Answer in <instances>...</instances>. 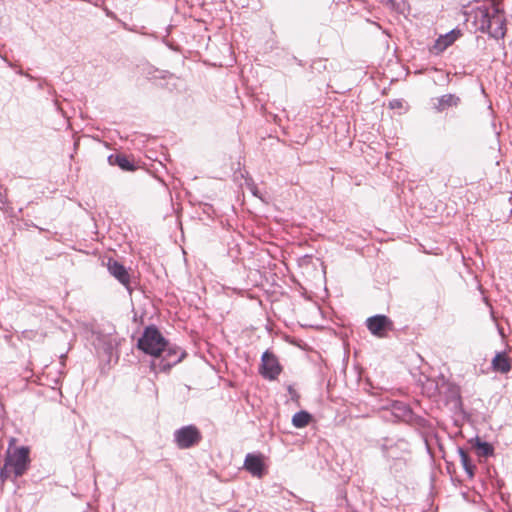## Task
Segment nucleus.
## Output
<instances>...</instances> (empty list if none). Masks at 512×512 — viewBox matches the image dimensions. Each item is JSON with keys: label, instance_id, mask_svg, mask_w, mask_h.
I'll list each match as a JSON object with an SVG mask.
<instances>
[{"label": "nucleus", "instance_id": "10", "mask_svg": "<svg viewBox=\"0 0 512 512\" xmlns=\"http://www.w3.org/2000/svg\"><path fill=\"white\" fill-rule=\"evenodd\" d=\"M107 268L112 276H114L126 288H129L130 277L126 268L122 264L110 259L107 263Z\"/></svg>", "mask_w": 512, "mask_h": 512}, {"label": "nucleus", "instance_id": "11", "mask_svg": "<svg viewBox=\"0 0 512 512\" xmlns=\"http://www.w3.org/2000/svg\"><path fill=\"white\" fill-rule=\"evenodd\" d=\"M244 467L253 476L260 477L262 475L263 462L262 459L257 455L248 454L245 458Z\"/></svg>", "mask_w": 512, "mask_h": 512}, {"label": "nucleus", "instance_id": "1", "mask_svg": "<svg viewBox=\"0 0 512 512\" xmlns=\"http://www.w3.org/2000/svg\"><path fill=\"white\" fill-rule=\"evenodd\" d=\"M138 348L146 354L161 358L158 364L152 362V368L159 371L170 369L184 356L180 348L170 345L159 330L153 326L144 330L142 337L138 340Z\"/></svg>", "mask_w": 512, "mask_h": 512}, {"label": "nucleus", "instance_id": "12", "mask_svg": "<svg viewBox=\"0 0 512 512\" xmlns=\"http://www.w3.org/2000/svg\"><path fill=\"white\" fill-rule=\"evenodd\" d=\"M392 413L398 420L407 421L411 418V409L402 402H394L392 405Z\"/></svg>", "mask_w": 512, "mask_h": 512}, {"label": "nucleus", "instance_id": "6", "mask_svg": "<svg viewBox=\"0 0 512 512\" xmlns=\"http://www.w3.org/2000/svg\"><path fill=\"white\" fill-rule=\"evenodd\" d=\"M488 34L495 38L500 39L505 36V18L500 9L493 5L492 14L490 18V29Z\"/></svg>", "mask_w": 512, "mask_h": 512}, {"label": "nucleus", "instance_id": "5", "mask_svg": "<svg viewBox=\"0 0 512 512\" xmlns=\"http://www.w3.org/2000/svg\"><path fill=\"white\" fill-rule=\"evenodd\" d=\"M281 370L282 368L276 356L269 351H265L261 357V375L269 380H274L281 373Z\"/></svg>", "mask_w": 512, "mask_h": 512}, {"label": "nucleus", "instance_id": "19", "mask_svg": "<svg viewBox=\"0 0 512 512\" xmlns=\"http://www.w3.org/2000/svg\"><path fill=\"white\" fill-rule=\"evenodd\" d=\"M477 448L481 455L489 456L493 453L492 446L487 442H478Z\"/></svg>", "mask_w": 512, "mask_h": 512}, {"label": "nucleus", "instance_id": "16", "mask_svg": "<svg viewBox=\"0 0 512 512\" xmlns=\"http://www.w3.org/2000/svg\"><path fill=\"white\" fill-rule=\"evenodd\" d=\"M456 34L454 31L444 35V36H441L435 43L434 45V49L437 51V52H442L443 50H445L448 46H450L455 40H456Z\"/></svg>", "mask_w": 512, "mask_h": 512}, {"label": "nucleus", "instance_id": "14", "mask_svg": "<svg viewBox=\"0 0 512 512\" xmlns=\"http://www.w3.org/2000/svg\"><path fill=\"white\" fill-rule=\"evenodd\" d=\"M108 162L110 165H117L125 171L135 170V165L124 155H110L108 157Z\"/></svg>", "mask_w": 512, "mask_h": 512}, {"label": "nucleus", "instance_id": "21", "mask_svg": "<svg viewBox=\"0 0 512 512\" xmlns=\"http://www.w3.org/2000/svg\"><path fill=\"white\" fill-rule=\"evenodd\" d=\"M112 349V345H109L108 348L106 349L107 351H110Z\"/></svg>", "mask_w": 512, "mask_h": 512}, {"label": "nucleus", "instance_id": "18", "mask_svg": "<svg viewBox=\"0 0 512 512\" xmlns=\"http://www.w3.org/2000/svg\"><path fill=\"white\" fill-rule=\"evenodd\" d=\"M382 3L399 13H404L408 8L407 0H382Z\"/></svg>", "mask_w": 512, "mask_h": 512}, {"label": "nucleus", "instance_id": "4", "mask_svg": "<svg viewBox=\"0 0 512 512\" xmlns=\"http://www.w3.org/2000/svg\"><path fill=\"white\" fill-rule=\"evenodd\" d=\"M436 390L446 402L453 403L454 406L460 403V388L443 376L436 381Z\"/></svg>", "mask_w": 512, "mask_h": 512}, {"label": "nucleus", "instance_id": "3", "mask_svg": "<svg viewBox=\"0 0 512 512\" xmlns=\"http://www.w3.org/2000/svg\"><path fill=\"white\" fill-rule=\"evenodd\" d=\"M175 441L179 448L187 449L197 444L201 435L199 430L193 426H185L175 431L174 433Z\"/></svg>", "mask_w": 512, "mask_h": 512}, {"label": "nucleus", "instance_id": "20", "mask_svg": "<svg viewBox=\"0 0 512 512\" xmlns=\"http://www.w3.org/2000/svg\"><path fill=\"white\" fill-rule=\"evenodd\" d=\"M251 191H252L253 195L258 196V193H257L256 189L252 188Z\"/></svg>", "mask_w": 512, "mask_h": 512}, {"label": "nucleus", "instance_id": "13", "mask_svg": "<svg viewBox=\"0 0 512 512\" xmlns=\"http://www.w3.org/2000/svg\"><path fill=\"white\" fill-rule=\"evenodd\" d=\"M492 367L500 373H508L511 369L509 359L503 353H497L492 360Z\"/></svg>", "mask_w": 512, "mask_h": 512}, {"label": "nucleus", "instance_id": "8", "mask_svg": "<svg viewBox=\"0 0 512 512\" xmlns=\"http://www.w3.org/2000/svg\"><path fill=\"white\" fill-rule=\"evenodd\" d=\"M491 14L490 10L486 7L476 8L472 14L475 29L482 33H488L490 29Z\"/></svg>", "mask_w": 512, "mask_h": 512}, {"label": "nucleus", "instance_id": "17", "mask_svg": "<svg viewBox=\"0 0 512 512\" xmlns=\"http://www.w3.org/2000/svg\"><path fill=\"white\" fill-rule=\"evenodd\" d=\"M458 454H459L460 461H461V464H462L465 472L467 473L469 478H472L474 476L475 466L471 463L469 455L462 448L458 449Z\"/></svg>", "mask_w": 512, "mask_h": 512}, {"label": "nucleus", "instance_id": "2", "mask_svg": "<svg viewBox=\"0 0 512 512\" xmlns=\"http://www.w3.org/2000/svg\"><path fill=\"white\" fill-rule=\"evenodd\" d=\"M30 463L29 449L27 447H17L7 450L4 466L0 470V479L2 481L22 476L28 469Z\"/></svg>", "mask_w": 512, "mask_h": 512}, {"label": "nucleus", "instance_id": "9", "mask_svg": "<svg viewBox=\"0 0 512 512\" xmlns=\"http://www.w3.org/2000/svg\"><path fill=\"white\" fill-rule=\"evenodd\" d=\"M433 101L434 109L437 112H443L449 108L457 107L460 104L461 99L455 94L448 93L435 98Z\"/></svg>", "mask_w": 512, "mask_h": 512}, {"label": "nucleus", "instance_id": "7", "mask_svg": "<svg viewBox=\"0 0 512 512\" xmlns=\"http://www.w3.org/2000/svg\"><path fill=\"white\" fill-rule=\"evenodd\" d=\"M366 324L373 335L384 337L386 331L391 328L392 322L385 315H375L368 318Z\"/></svg>", "mask_w": 512, "mask_h": 512}, {"label": "nucleus", "instance_id": "15", "mask_svg": "<svg viewBox=\"0 0 512 512\" xmlns=\"http://www.w3.org/2000/svg\"><path fill=\"white\" fill-rule=\"evenodd\" d=\"M312 420L311 414L307 411H299L292 417V425L296 428L306 427Z\"/></svg>", "mask_w": 512, "mask_h": 512}]
</instances>
